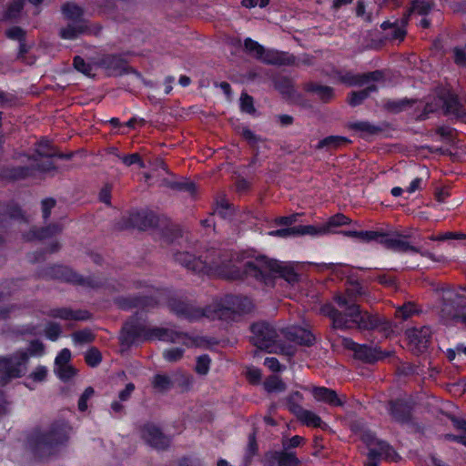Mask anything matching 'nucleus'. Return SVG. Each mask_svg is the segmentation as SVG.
Listing matches in <instances>:
<instances>
[{"instance_id": "f257e3e1", "label": "nucleus", "mask_w": 466, "mask_h": 466, "mask_svg": "<svg viewBox=\"0 0 466 466\" xmlns=\"http://www.w3.org/2000/svg\"><path fill=\"white\" fill-rule=\"evenodd\" d=\"M365 294L363 287L359 282H350L345 294H337L335 300L340 308L345 309V314L338 311L333 306L327 304L321 308L323 314L329 316L336 329L359 328L361 329H374L378 321L366 311H361L356 301L359 297Z\"/></svg>"}, {"instance_id": "f03ea898", "label": "nucleus", "mask_w": 466, "mask_h": 466, "mask_svg": "<svg viewBox=\"0 0 466 466\" xmlns=\"http://www.w3.org/2000/svg\"><path fill=\"white\" fill-rule=\"evenodd\" d=\"M171 310L179 317L188 320H196L203 316L211 319H227L231 314H242L252 309V303L248 298L237 296H226L220 302L212 306L206 311L196 308L193 305L182 301H173L170 304Z\"/></svg>"}, {"instance_id": "7ed1b4c3", "label": "nucleus", "mask_w": 466, "mask_h": 466, "mask_svg": "<svg viewBox=\"0 0 466 466\" xmlns=\"http://www.w3.org/2000/svg\"><path fill=\"white\" fill-rule=\"evenodd\" d=\"M176 260L183 267L197 274L218 275L228 279L241 277L238 270L231 269L229 264H226L216 253L207 254L202 258H196L188 252L176 254Z\"/></svg>"}, {"instance_id": "20e7f679", "label": "nucleus", "mask_w": 466, "mask_h": 466, "mask_svg": "<svg viewBox=\"0 0 466 466\" xmlns=\"http://www.w3.org/2000/svg\"><path fill=\"white\" fill-rule=\"evenodd\" d=\"M244 273L258 280L267 282L272 277H280L289 283L298 280V275L287 263L269 259L265 256H258L248 260L244 265Z\"/></svg>"}, {"instance_id": "39448f33", "label": "nucleus", "mask_w": 466, "mask_h": 466, "mask_svg": "<svg viewBox=\"0 0 466 466\" xmlns=\"http://www.w3.org/2000/svg\"><path fill=\"white\" fill-rule=\"evenodd\" d=\"M251 341L258 349L270 353L284 352L280 329L277 330L268 323L259 322L251 326Z\"/></svg>"}, {"instance_id": "423d86ee", "label": "nucleus", "mask_w": 466, "mask_h": 466, "mask_svg": "<svg viewBox=\"0 0 466 466\" xmlns=\"http://www.w3.org/2000/svg\"><path fill=\"white\" fill-rule=\"evenodd\" d=\"M71 428L64 421L55 422L49 431L36 439L34 451L39 456L49 455L56 445L64 443L69 436Z\"/></svg>"}, {"instance_id": "0eeeda50", "label": "nucleus", "mask_w": 466, "mask_h": 466, "mask_svg": "<svg viewBox=\"0 0 466 466\" xmlns=\"http://www.w3.org/2000/svg\"><path fill=\"white\" fill-rule=\"evenodd\" d=\"M27 363L28 353L25 350L0 357V384L5 385L13 379L24 376L27 370Z\"/></svg>"}, {"instance_id": "6e6552de", "label": "nucleus", "mask_w": 466, "mask_h": 466, "mask_svg": "<svg viewBox=\"0 0 466 466\" xmlns=\"http://www.w3.org/2000/svg\"><path fill=\"white\" fill-rule=\"evenodd\" d=\"M362 440L369 450L367 466H379L381 460H394L396 453L386 442L378 440L370 431H365Z\"/></svg>"}, {"instance_id": "1a4fd4ad", "label": "nucleus", "mask_w": 466, "mask_h": 466, "mask_svg": "<svg viewBox=\"0 0 466 466\" xmlns=\"http://www.w3.org/2000/svg\"><path fill=\"white\" fill-rule=\"evenodd\" d=\"M145 338L147 339H159L163 341L182 343L187 347L197 344V340L186 333L158 327L148 329L145 333Z\"/></svg>"}, {"instance_id": "9d476101", "label": "nucleus", "mask_w": 466, "mask_h": 466, "mask_svg": "<svg viewBox=\"0 0 466 466\" xmlns=\"http://www.w3.org/2000/svg\"><path fill=\"white\" fill-rule=\"evenodd\" d=\"M405 335L410 350L415 354H420L425 351L430 345L431 329L427 326L414 327L408 329Z\"/></svg>"}, {"instance_id": "9b49d317", "label": "nucleus", "mask_w": 466, "mask_h": 466, "mask_svg": "<svg viewBox=\"0 0 466 466\" xmlns=\"http://www.w3.org/2000/svg\"><path fill=\"white\" fill-rule=\"evenodd\" d=\"M35 153L36 155L32 157V167L40 171H49L54 167L50 157L55 156V151L48 140H40L35 148Z\"/></svg>"}, {"instance_id": "f8f14e48", "label": "nucleus", "mask_w": 466, "mask_h": 466, "mask_svg": "<svg viewBox=\"0 0 466 466\" xmlns=\"http://www.w3.org/2000/svg\"><path fill=\"white\" fill-rule=\"evenodd\" d=\"M377 242L384 245L386 248L399 252H419L418 248L410 246L402 239L398 232L383 233L378 231Z\"/></svg>"}, {"instance_id": "ddd939ff", "label": "nucleus", "mask_w": 466, "mask_h": 466, "mask_svg": "<svg viewBox=\"0 0 466 466\" xmlns=\"http://www.w3.org/2000/svg\"><path fill=\"white\" fill-rule=\"evenodd\" d=\"M70 360L71 352L68 349H63L55 360L54 371L63 381L71 380L76 374V370L70 364Z\"/></svg>"}, {"instance_id": "4468645a", "label": "nucleus", "mask_w": 466, "mask_h": 466, "mask_svg": "<svg viewBox=\"0 0 466 466\" xmlns=\"http://www.w3.org/2000/svg\"><path fill=\"white\" fill-rule=\"evenodd\" d=\"M141 437L151 447L158 450L166 449L170 443L169 438L153 424H146L141 429Z\"/></svg>"}, {"instance_id": "2eb2a0df", "label": "nucleus", "mask_w": 466, "mask_h": 466, "mask_svg": "<svg viewBox=\"0 0 466 466\" xmlns=\"http://www.w3.org/2000/svg\"><path fill=\"white\" fill-rule=\"evenodd\" d=\"M344 345L352 350L357 358L367 362H373L386 357V354L379 349L357 344L350 339H344Z\"/></svg>"}, {"instance_id": "dca6fc26", "label": "nucleus", "mask_w": 466, "mask_h": 466, "mask_svg": "<svg viewBox=\"0 0 466 466\" xmlns=\"http://www.w3.org/2000/svg\"><path fill=\"white\" fill-rule=\"evenodd\" d=\"M280 333L282 337L286 338L288 340L294 341L301 345L309 346L315 339L311 332L299 327L292 326L281 329Z\"/></svg>"}, {"instance_id": "f3484780", "label": "nucleus", "mask_w": 466, "mask_h": 466, "mask_svg": "<svg viewBox=\"0 0 466 466\" xmlns=\"http://www.w3.org/2000/svg\"><path fill=\"white\" fill-rule=\"evenodd\" d=\"M267 466H298L299 460L293 454L283 451H271L265 458Z\"/></svg>"}, {"instance_id": "a211bd4d", "label": "nucleus", "mask_w": 466, "mask_h": 466, "mask_svg": "<svg viewBox=\"0 0 466 466\" xmlns=\"http://www.w3.org/2000/svg\"><path fill=\"white\" fill-rule=\"evenodd\" d=\"M100 66L108 75H121L127 70V62L118 56H106L100 61Z\"/></svg>"}, {"instance_id": "6ab92c4d", "label": "nucleus", "mask_w": 466, "mask_h": 466, "mask_svg": "<svg viewBox=\"0 0 466 466\" xmlns=\"http://www.w3.org/2000/svg\"><path fill=\"white\" fill-rule=\"evenodd\" d=\"M291 411L307 426L322 427L323 423L320 417L313 411L305 410L299 405H293L291 407Z\"/></svg>"}, {"instance_id": "aec40b11", "label": "nucleus", "mask_w": 466, "mask_h": 466, "mask_svg": "<svg viewBox=\"0 0 466 466\" xmlns=\"http://www.w3.org/2000/svg\"><path fill=\"white\" fill-rule=\"evenodd\" d=\"M51 316L68 321L86 320L90 317L89 313L86 310H73L67 308L55 309L51 311Z\"/></svg>"}, {"instance_id": "412c9836", "label": "nucleus", "mask_w": 466, "mask_h": 466, "mask_svg": "<svg viewBox=\"0 0 466 466\" xmlns=\"http://www.w3.org/2000/svg\"><path fill=\"white\" fill-rule=\"evenodd\" d=\"M443 103L447 114L466 121V113L457 96L448 94Z\"/></svg>"}, {"instance_id": "4be33fe9", "label": "nucleus", "mask_w": 466, "mask_h": 466, "mask_svg": "<svg viewBox=\"0 0 466 466\" xmlns=\"http://www.w3.org/2000/svg\"><path fill=\"white\" fill-rule=\"evenodd\" d=\"M89 31L86 22L80 24L68 22L67 25L60 29V36L66 40H74Z\"/></svg>"}, {"instance_id": "5701e85b", "label": "nucleus", "mask_w": 466, "mask_h": 466, "mask_svg": "<svg viewBox=\"0 0 466 466\" xmlns=\"http://www.w3.org/2000/svg\"><path fill=\"white\" fill-rule=\"evenodd\" d=\"M312 394L319 401H324L333 406L342 405V401L332 390L324 387H315L312 389Z\"/></svg>"}, {"instance_id": "b1692460", "label": "nucleus", "mask_w": 466, "mask_h": 466, "mask_svg": "<svg viewBox=\"0 0 466 466\" xmlns=\"http://www.w3.org/2000/svg\"><path fill=\"white\" fill-rule=\"evenodd\" d=\"M258 59L265 63L276 65H288L293 62L292 57L285 53H281L277 50L266 49L263 50V53H261Z\"/></svg>"}, {"instance_id": "393cba45", "label": "nucleus", "mask_w": 466, "mask_h": 466, "mask_svg": "<svg viewBox=\"0 0 466 466\" xmlns=\"http://www.w3.org/2000/svg\"><path fill=\"white\" fill-rule=\"evenodd\" d=\"M62 13L64 15V17L68 22H73L76 24H80V22H86L83 18V10L78 5L67 3L62 6Z\"/></svg>"}, {"instance_id": "a878e982", "label": "nucleus", "mask_w": 466, "mask_h": 466, "mask_svg": "<svg viewBox=\"0 0 466 466\" xmlns=\"http://www.w3.org/2000/svg\"><path fill=\"white\" fill-rule=\"evenodd\" d=\"M382 74L380 71H374L369 74L359 75L356 76H352L345 79L349 85H366L370 84L371 81H378L381 78Z\"/></svg>"}, {"instance_id": "bb28decb", "label": "nucleus", "mask_w": 466, "mask_h": 466, "mask_svg": "<svg viewBox=\"0 0 466 466\" xmlns=\"http://www.w3.org/2000/svg\"><path fill=\"white\" fill-rule=\"evenodd\" d=\"M390 413L397 420H405L409 418L410 408L402 400L390 402Z\"/></svg>"}, {"instance_id": "cd10ccee", "label": "nucleus", "mask_w": 466, "mask_h": 466, "mask_svg": "<svg viewBox=\"0 0 466 466\" xmlns=\"http://www.w3.org/2000/svg\"><path fill=\"white\" fill-rule=\"evenodd\" d=\"M349 142L348 138L339 136H330L320 140L317 146V148H327L333 149L338 148Z\"/></svg>"}, {"instance_id": "c85d7f7f", "label": "nucleus", "mask_w": 466, "mask_h": 466, "mask_svg": "<svg viewBox=\"0 0 466 466\" xmlns=\"http://www.w3.org/2000/svg\"><path fill=\"white\" fill-rule=\"evenodd\" d=\"M350 127L358 133H360L362 137H367L370 135H374L380 131V128L374 125H371L366 121H357L350 124Z\"/></svg>"}, {"instance_id": "c756f323", "label": "nucleus", "mask_w": 466, "mask_h": 466, "mask_svg": "<svg viewBox=\"0 0 466 466\" xmlns=\"http://www.w3.org/2000/svg\"><path fill=\"white\" fill-rule=\"evenodd\" d=\"M264 388L268 392H282L286 390V384L279 376H270L264 382Z\"/></svg>"}, {"instance_id": "7c9ffc66", "label": "nucleus", "mask_w": 466, "mask_h": 466, "mask_svg": "<svg viewBox=\"0 0 466 466\" xmlns=\"http://www.w3.org/2000/svg\"><path fill=\"white\" fill-rule=\"evenodd\" d=\"M376 89L377 86L374 84H370L363 90L352 92L349 98V103L353 106H358L370 95V92H374Z\"/></svg>"}, {"instance_id": "2f4dec72", "label": "nucleus", "mask_w": 466, "mask_h": 466, "mask_svg": "<svg viewBox=\"0 0 466 466\" xmlns=\"http://www.w3.org/2000/svg\"><path fill=\"white\" fill-rule=\"evenodd\" d=\"M317 97L327 102L333 96V90L329 86L311 84L309 88Z\"/></svg>"}, {"instance_id": "473e14b6", "label": "nucleus", "mask_w": 466, "mask_h": 466, "mask_svg": "<svg viewBox=\"0 0 466 466\" xmlns=\"http://www.w3.org/2000/svg\"><path fill=\"white\" fill-rule=\"evenodd\" d=\"M324 234H327V228H324V225L321 227H315L311 225L296 227V236H319Z\"/></svg>"}, {"instance_id": "72a5a7b5", "label": "nucleus", "mask_w": 466, "mask_h": 466, "mask_svg": "<svg viewBox=\"0 0 466 466\" xmlns=\"http://www.w3.org/2000/svg\"><path fill=\"white\" fill-rule=\"evenodd\" d=\"M153 387L159 391H167L173 386V381L167 375L157 374L152 380Z\"/></svg>"}, {"instance_id": "f704fd0d", "label": "nucleus", "mask_w": 466, "mask_h": 466, "mask_svg": "<svg viewBox=\"0 0 466 466\" xmlns=\"http://www.w3.org/2000/svg\"><path fill=\"white\" fill-rule=\"evenodd\" d=\"M344 235L348 236V237L356 238L360 241H362V242H370L371 240H376V238H378V231H373V230H366V231L350 230V231H345Z\"/></svg>"}, {"instance_id": "c9c22d12", "label": "nucleus", "mask_w": 466, "mask_h": 466, "mask_svg": "<svg viewBox=\"0 0 466 466\" xmlns=\"http://www.w3.org/2000/svg\"><path fill=\"white\" fill-rule=\"evenodd\" d=\"M95 336L88 329L76 331L72 334V339L76 345H82L93 341Z\"/></svg>"}, {"instance_id": "e433bc0d", "label": "nucleus", "mask_w": 466, "mask_h": 466, "mask_svg": "<svg viewBox=\"0 0 466 466\" xmlns=\"http://www.w3.org/2000/svg\"><path fill=\"white\" fill-rule=\"evenodd\" d=\"M432 5V0H415L412 3L410 12L418 15H426L431 9Z\"/></svg>"}, {"instance_id": "4c0bfd02", "label": "nucleus", "mask_w": 466, "mask_h": 466, "mask_svg": "<svg viewBox=\"0 0 466 466\" xmlns=\"http://www.w3.org/2000/svg\"><path fill=\"white\" fill-rule=\"evenodd\" d=\"M244 46L247 52L250 55L254 56L257 58H259L261 53H263L264 47L260 46L258 42L253 41L250 38H247L244 43Z\"/></svg>"}, {"instance_id": "58836bf2", "label": "nucleus", "mask_w": 466, "mask_h": 466, "mask_svg": "<svg viewBox=\"0 0 466 466\" xmlns=\"http://www.w3.org/2000/svg\"><path fill=\"white\" fill-rule=\"evenodd\" d=\"M74 66L76 70L82 72L86 76H94V66L86 63L85 60L81 57H76L74 59Z\"/></svg>"}, {"instance_id": "ea45409f", "label": "nucleus", "mask_w": 466, "mask_h": 466, "mask_svg": "<svg viewBox=\"0 0 466 466\" xmlns=\"http://www.w3.org/2000/svg\"><path fill=\"white\" fill-rule=\"evenodd\" d=\"M349 218L342 215V214H337L333 217H331L329 221L324 224V228H327V233L329 231L330 228L332 227H339L343 225L349 224Z\"/></svg>"}, {"instance_id": "a19ab883", "label": "nucleus", "mask_w": 466, "mask_h": 466, "mask_svg": "<svg viewBox=\"0 0 466 466\" xmlns=\"http://www.w3.org/2000/svg\"><path fill=\"white\" fill-rule=\"evenodd\" d=\"M416 311H417V309H415V305L409 302V303L404 304L403 306L399 307L397 309L396 316L402 319H407L410 316H412Z\"/></svg>"}, {"instance_id": "79ce46f5", "label": "nucleus", "mask_w": 466, "mask_h": 466, "mask_svg": "<svg viewBox=\"0 0 466 466\" xmlns=\"http://www.w3.org/2000/svg\"><path fill=\"white\" fill-rule=\"evenodd\" d=\"M184 354V350L181 348H171L164 350L163 357L168 362H176L179 360Z\"/></svg>"}, {"instance_id": "37998d69", "label": "nucleus", "mask_w": 466, "mask_h": 466, "mask_svg": "<svg viewBox=\"0 0 466 466\" xmlns=\"http://www.w3.org/2000/svg\"><path fill=\"white\" fill-rule=\"evenodd\" d=\"M118 158L127 167L137 164L139 167L143 168L145 167L144 162L141 160L138 154H131V155H117Z\"/></svg>"}, {"instance_id": "c03bdc74", "label": "nucleus", "mask_w": 466, "mask_h": 466, "mask_svg": "<svg viewBox=\"0 0 466 466\" xmlns=\"http://www.w3.org/2000/svg\"><path fill=\"white\" fill-rule=\"evenodd\" d=\"M210 359L208 355H202L198 358L196 371L199 374L205 375L209 370Z\"/></svg>"}, {"instance_id": "a18cd8bd", "label": "nucleus", "mask_w": 466, "mask_h": 466, "mask_svg": "<svg viewBox=\"0 0 466 466\" xmlns=\"http://www.w3.org/2000/svg\"><path fill=\"white\" fill-rule=\"evenodd\" d=\"M47 369L45 366H38L33 370L29 376L35 382H43L47 377Z\"/></svg>"}, {"instance_id": "49530a36", "label": "nucleus", "mask_w": 466, "mask_h": 466, "mask_svg": "<svg viewBox=\"0 0 466 466\" xmlns=\"http://www.w3.org/2000/svg\"><path fill=\"white\" fill-rule=\"evenodd\" d=\"M24 0H15L7 8L5 13L6 18H15L20 13L23 7Z\"/></svg>"}, {"instance_id": "de8ad7c7", "label": "nucleus", "mask_w": 466, "mask_h": 466, "mask_svg": "<svg viewBox=\"0 0 466 466\" xmlns=\"http://www.w3.org/2000/svg\"><path fill=\"white\" fill-rule=\"evenodd\" d=\"M86 361L89 366L95 367L101 361V354L96 349H91L86 353Z\"/></svg>"}, {"instance_id": "09e8293b", "label": "nucleus", "mask_w": 466, "mask_h": 466, "mask_svg": "<svg viewBox=\"0 0 466 466\" xmlns=\"http://www.w3.org/2000/svg\"><path fill=\"white\" fill-rule=\"evenodd\" d=\"M46 336L51 339L56 340L61 333V328L56 323H48L45 329Z\"/></svg>"}, {"instance_id": "8fccbe9b", "label": "nucleus", "mask_w": 466, "mask_h": 466, "mask_svg": "<svg viewBox=\"0 0 466 466\" xmlns=\"http://www.w3.org/2000/svg\"><path fill=\"white\" fill-rule=\"evenodd\" d=\"M94 395V390L88 387L85 390L78 400V409L81 411H85L87 409V400Z\"/></svg>"}, {"instance_id": "3c124183", "label": "nucleus", "mask_w": 466, "mask_h": 466, "mask_svg": "<svg viewBox=\"0 0 466 466\" xmlns=\"http://www.w3.org/2000/svg\"><path fill=\"white\" fill-rule=\"evenodd\" d=\"M25 351L28 353V358L30 356H40L44 352V345L38 340H34L30 343L28 350Z\"/></svg>"}, {"instance_id": "603ef678", "label": "nucleus", "mask_w": 466, "mask_h": 466, "mask_svg": "<svg viewBox=\"0 0 466 466\" xmlns=\"http://www.w3.org/2000/svg\"><path fill=\"white\" fill-rule=\"evenodd\" d=\"M454 61L458 66H466V51L463 48L453 49Z\"/></svg>"}, {"instance_id": "864d4df0", "label": "nucleus", "mask_w": 466, "mask_h": 466, "mask_svg": "<svg viewBox=\"0 0 466 466\" xmlns=\"http://www.w3.org/2000/svg\"><path fill=\"white\" fill-rule=\"evenodd\" d=\"M62 270L60 278L69 282H80L81 278L75 272L66 268H59Z\"/></svg>"}, {"instance_id": "5fc2aeb1", "label": "nucleus", "mask_w": 466, "mask_h": 466, "mask_svg": "<svg viewBox=\"0 0 466 466\" xmlns=\"http://www.w3.org/2000/svg\"><path fill=\"white\" fill-rule=\"evenodd\" d=\"M268 235L280 238L294 237L296 236V227L273 230L268 232Z\"/></svg>"}, {"instance_id": "6e6d98bb", "label": "nucleus", "mask_w": 466, "mask_h": 466, "mask_svg": "<svg viewBox=\"0 0 466 466\" xmlns=\"http://www.w3.org/2000/svg\"><path fill=\"white\" fill-rule=\"evenodd\" d=\"M453 319L466 326V304L457 307L453 314Z\"/></svg>"}, {"instance_id": "4d7b16f0", "label": "nucleus", "mask_w": 466, "mask_h": 466, "mask_svg": "<svg viewBox=\"0 0 466 466\" xmlns=\"http://www.w3.org/2000/svg\"><path fill=\"white\" fill-rule=\"evenodd\" d=\"M241 109L247 113H251L254 111L253 107V99L251 96L248 95H242L241 99Z\"/></svg>"}, {"instance_id": "13d9d810", "label": "nucleus", "mask_w": 466, "mask_h": 466, "mask_svg": "<svg viewBox=\"0 0 466 466\" xmlns=\"http://www.w3.org/2000/svg\"><path fill=\"white\" fill-rule=\"evenodd\" d=\"M61 230V228L58 227V226H52V227H48L46 228H44L42 229L41 231H39L37 234H35V236L36 238H46L48 236H51V235H54V234H56L58 233L59 231Z\"/></svg>"}, {"instance_id": "bf43d9fd", "label": "nucleus", "mask_w": 466, "mask_h": 466, "mask_svg": "<svg viewBox=\"0 0 466 466\" xmlns=\"http://www.w3.org/2000/svg\"><path fill=\"white\" fill-rule=\"evenodd\" d=\"M261 371L258 369L250 368L247 370V377L252 383H258L261 379Z\"/></svg>"}, {"instance_id": "052dcab7", "label": "nucleus", "mask_w": 466, "mask_h": 466, "mask_svg": "<svg viewBox=\"0 0 466 466\" xmlns=\"http://www.w3.org/2000/svg\"><path fill=\"white\" fill-rule=\"evenodd\" d=\"M463 235H459V234L453 233V232H446V233L441 234L439 236H431L430 238V239L435 240V241H444V240L452 239V238H460Z\"/></svg>"}, {"instance_id": "680f3d73", "label": "nucleus", "mask_w": 466, "mask_h": 466, "mask_svg": "<svg viewBox=\"0 0 466 466\" xmlns=\"http://www.w3.org/2000/svg\"><path fill=\"white\" fill-rule=\"evenodd\" d=\"M264 365L272 371H279L281 370V365L279 361L273 357L266 358L264 360Z\"/></svg>"}, {"instance_id": "e2e57ef3", "label": "nucleus", "mask_w": 466, "mask_h": 466, "mask_svg": "<svg viewBox=\"0 0 466 466\" xmlns=\"http://www.w3.org/2000/svg\"><path fill=\"white\" fill-rule=\"evenodd\" d=\"M55 200L54 199H45L42 201V212L44 218H47L50 215L51 209L55 207Z\"/></svg>"}, {"instance_id": "0e129e2a", "label": "nucleus", "mask_w": 466, "mask_h": 466, "mask_svg": "<svg viewBox=\"0 0 466 466\" xmlns=\"http://www.w3.org/2000/svg\"><path fill=\"white\" fill-rule=\"evenodd\" d=\"M303 441V438L300 436H293L292 438L283 441V447L285 449L295 448L300 445Z\"/></svg>"}, {"instance_id": "69168bd1", "label": "nucleus", "mask_w": 466, "mask_h": 466, "mask_svg": "<svg viewBox=\"0 0 466 466\" xmlns=\"http://www.w3.org/2000/svg\"><path fill=\"white\" fill-rule=\"evenodd\" d=\"M268 2L269 0H242V5L247 8H252L257 5L259 7H265Z\"/></svg>"}, {"instance_id": "338daca9", "label": "nucleus", "mask_w": 466, "mask_h": 466, "mask_svg": "<svg viewBox=\"0 0 466 466\" xmlns=\"http://www.w3.org/2000/svg\"><path fill=\"white\" fill-rule=\"evenodd\" d=\"M298 214L289 216V217H280L276 219V223L278 225H291L296 222Z\"/></svg>"}, {"instance_id": "774afa93", "label": "nucleus", "mask_w": 466, "mask_h": 466, "mask_svg": "<svg viewBox=\"0 0 466 466\" xmlns=\"http://www.w3.org/2000/svg\"><path fill=\"white\" fill-rule=\"evenodd\" d=\"M134 389H135L134 384L128 383L126 386V388L122 391H120L119 399L121 400H127L130 397V395L133 392Z\"/></svg>"}]
</instances>
